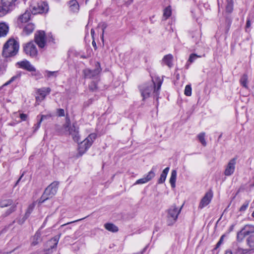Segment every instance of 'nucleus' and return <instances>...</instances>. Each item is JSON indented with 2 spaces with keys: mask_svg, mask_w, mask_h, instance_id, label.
<instances>
[{
  "mask_svg": "<svg viewBox=\"0 0 254 254\" xmlns=\"http://www.w3.org/2000/svg\"><path fill=\"white\" fill-rule=\"evenodd\" d=\"M45 73L46 74V75L48 77H50L51 76H56V71H48V70H46L45 71Z\"/></svg>",
  "mask_w": 254,
  "mask_h": 254,
  "instance_id": "42",
  "label": "nucleus"
},
{
  "mask_svg": "<svg viewBox=\"0 0 254 254\" xmlns=\"http://www.w3.org/2000/svg\"><path fill=\"white\" fill-rule=\"evenodd\" d=\"M35 26L32 23H29L26 24L23 29L22 34L24 35H28L31 34L35 29Z\"/></svg>",
  "mask_w": 254,
  "mask_h": 254,
  "instance_id": "18",
  "label": "nucleus"
},
{
  "mask_svg": "<svg viewBox=\"0 0 254 254\" xmlns=\"http://www.w3.org/2000/svg\"><path fill=\"white\" fill-rule=\"evenodd\" d=\"M35 205H36V202H33V203H32L28 206L27 209L25 212V216H24L25 219H24V221L29 216V215H30L31 212L33 211Z\"/></svg>",
  "mask_w": 254,
  "mask_h": 254,
  "instance_id": "28",
  "label": "nucleus"
},
{
  "mask_svg": "<svg viewBox=\"0 0 254 254\" xmlns=\"http://www.w3.org/2000/svg\"><path fill=\"white\" fill-rule=\"evenodd\" d=\"M69 134L71 135L73 139L78 142L80 141V136L79 135L78 128H76L74 126L70 127L69 129Z\"/></svg>",
  "mask_w": 254,
  "mask_h": 254,
  "instance_id": "16",
  "label": "nucleus"
},
{
  "mask_svg": "<svg viewBox=\"0 0 254 254\" xmlns=\"http://www.w3.org/2000/svg\"><path fill=\"white\" fill-rule=\"evenodd\" d=\"M223 237H224V236H221V237L220 238L219 242L217 243V244L216 245L215 249H217V248H219V246L221 245V244L223 242Z\"/></svg>",
  "mask_w": 254,
  "mask_h": 254,
  "instance_id": "46",
  "label": "nucleus"
},
{
  "mask_svg": "<svg viewBox=\"0 0 254 254\" xmlns=\"http://www.w3.org/2000/svg\"><path fill=\"white\" fill-rule=\"evenodd\" d=\"M247 243L250 248L249 250L252 252L254 250V235H251L247 239Z\"/></svg>",
  "mask_w": 254,
  "mask_h": 254,
  "instance_id": "26",
  "label": "nucleus"
},
{
  "mask_svg": "<svg viewBox=\"0 0 254 254\" xmlns=\"http://www.w3.org/2000/svg\"><path fill=\"white\" fill-rule=\"evenodd\" d=\"M252 216L254 217V211L253 212V213L252 214Z\"/></svg>",
  "mask_w": 254,
  "mask_h": 254,
  "instance_id": "56",
  "label": "nucleus"
},
{
  "mask_svg": "<svg viewBox=\"0 0 254 254\" xmlns=\"http://www.w3.org/2000/svg\"><path fill=\"white\" fill-rule=\"evenodd\" d=\"M248 226H246L244 228H243L240 232H239L237 234V239L239 242L242 241L245 237L249 235L250 233V231L248 229Z\"/></svg>",
  "mask_w": 254,
  "mask_h": 254,
  "instance_id": "17",
  "label": "nucleus"
},
{
  "mask_svg": "<svg viewBox=\"0 0 254 254\" xmlns=\"http://www.w3.org/2000/svg\"><path fill=\"white\" fill-rule=\"evenodd\" d=\"M16 64L18 65V67L26 70L28 71L32 72L36 71V68L34 66L27 60L17 62Z\"/></svg>",
  "mask_w": 254,
  "mask_h": 254,
  "instance_id": "13",
  "label": "nucleus"
},
{
  "mask_svg": "<svg viewBox=\"0 0 254 254\" xmlns=\"http://www.w3.org/2000/svg\"><path fill=\"white\" fill-rule=\"evenodd\" d=\"M15 206H12L10 208V211L9 212V214L13 211L15 209Z\"/></svg>",
  "mask_w": 254,
  "mask_h": 254,
  "instance_id": "49",
  "label": "nucleus"
},
{
  "mask_svg": "<svg viewBox=\"0 0 254 254\" xmlns=\"http://www.w3.org/2000/svg\"><path fill=\"white\" fill-rule=\"evenodd\" d=\"M57 114L59 117H64L65 116L64 111L63 109H58L57 110Z\"/></svg>",
  "mask_w": 254,
  "mask_h": 254,
  "instance_id": "41",
  "label": "nucleus"
},
{
  "mask_svg": "<svg viewBox=\"0 0 254 254\" xmlns=\"http://www.w3.org/2000/svg\"><path fill=\"white\" fill-rule=\"evenodd\" d=\"M35 41L39 48H43L46 45V39L44 31L39 30L35 34Z\"/></svg>",
  "mask_w": 254,
  "mask_h": 254,
  "instance_id": "6",
  "label": "nucleus"
},
{
  "mask_svg": "<svg viewBox=\"0 0 254 254\" xmlns=\"http://www.w3.org/2000/svg\"><path fill=\"white\" fill-rule=\"evenodd\" d=\"M177 173L176 170H173L171 172V177L170 178L169 182L172 188H174L176 187V181L177 179Z\"/></svg>",
  "mask_w": 254,
  "mask_h": 254,
  "instance_id": "23",
  "label": "nucleus"
},
{
  "mask_svg": "<svg viewBox=\"0 0 254 254\" xmlns=\"http://www.w3.org/2000/svg\"><path fill=\"white\" fill-rule=\"evenodd\" d=\"M41 122L39 121L36 125H34V131L37 130L41 126Z\"/></svg>",
  "mask_w": 254,
  "mask_h": 254,
  "instance_id": "47",
  "label": "nucleus"
},
{
  "mask_svg": "<svg viewBox=\"0 0 254 254\" xmlns=\"http://www.w3.org/2000/svg\"><path fill=\"white\" fill-rule=\"evenodd\" d=\"M133 0H129L130 2L129 3H131L133 1Z\"/></svg>",
  "mask_w": 254,
  "mask_h": 254,
  "instance_id": "55",
  "label": "nucleus"
},
{
  "mask_svg": "<svg viewBox=\"0 0 254 254\" xmlns=\"http://www.w3.org/2000/svg\"><path fill=\"white\" fill-rule=\"evenodd\" d=\"M96 138L95 133L89 134L81 143L79 147L80 155L81 156L92 145Z\"/></svg>",
  "mask_w": 254,
  "mask_h": 254,
  "instance_id": "4",
  "label": "nucleus"
},
{
  "mask_svg": "<svg viewBox=\"0 0 254 254\" xmlns=\"http://www.w3.org/2000/svg\"><path fill=\"white\" fill-rule=\"evenodd\" d=\"M28 117L27 115L25 114H20V118L22 121H25L27 120Z\"/></svg>",
  "mask_w": 254,
  "mask_h": 254,
  "instance_id": "45",
  "label": "nucleus"
},
{
  "mask_svg": "<svg viewBox=\"0 0 254 254\" xmlns=\"http://www.w3.org/2000/svg\"><path fill=\"white\" fill-rule=\"evenodd\" d=\"M92 44H93V46H96V43H95V42L94 41H93Z\"/></svg>",
  "mask_w": 254,
  "mask_h": 254,
  "instance_id": "53",
  "label": "nucleus"
},
{
  "mask_svg": "<svg viewBox=\"0 0 254 254\" xmlns=\"http://www.w3.org/2000/svg\"><path fill=\"white\" fill-rule=\"evenodd\" d=\"M49 6L48 4L45 2H41L36 5L32 7V10H30L33 14L38 13H43L48 11Z\"/></svg>",
  "mask_w": 254,
  "mask_h": 254,
  "instance_id": "8",
  "label": "nucleus"
},
{
  "mask_svg": "<svg viewBox=\"0 0 254 254\" xmlns=\"http://www.w3.org/2000/svg\"><path fill=\"white\" fill-rule=\"evenodd\" d=\"M51 117V116L50 115H42L38 116L37 117V118H38L39 117H40V119L39 121H40L42 123V122L43 120L48 119V118H50Z\"/></svg>",
  "mask_w": 254,
  "mask_h": 254,
  "instance_id": "44",
  "label": "nucleus"
},
{
  "mask_svg": "<svg viewBox=\"0 0 254 254\" xmlns=\"http://www.w3.org/2000/svg\"><path fill=\"white\" fill-rule=\"evenodd\" d=\"M20 179V178L18 180H17V183H18V182L19 181Z\"/></svg>",
  "mask_w": 254,
  "mask_h": 254,
  "instance_id": "57",
  "label": "nucleus"
},
{
  "mask_svg": "<svg viewBox=\"0 0 254 254\" xmlns=\"http://www.w3.org/2000/svg\"><path fill=\"white\" fill-rule=\"evenodd\" d=\"M251 253V250L247 249L238 248L236 251V254H247Z\"/></svg>",
  "mask_w": 254,
  "mask_h": 254,
  "instance_id": "33",
  "label": "nucleus"
},
{
  "mask_svg": "<svg viewBox=\"0 0 254 254\" xmlns=\"http://www.w3.org/2000/svg\"><path fill=\"white\" fill-rule=\"evenodd\" d=\"M184 94L187 96H190L191 95V87L190 85L186 86Z\"/></svg>",
  "mask_w": 254,
  "mask_h": 254,
  "instance_id": "34",
  "label": "nucleus"
},
{
  "mask_svg": "<svg viewBox=\"0 0 254 254\" xmlns=\"http://www.w3.org/2000/svg\"><path fill=\"white\" fill-rule=\"evenodd\" d=\"M205 134L204 132H201L197 135L199 141L203 146L206 145V142L205 139Z\"/></svg>",
  "mask_w": 254,
  "mask_h": 254,
  "instance_id": "30",
  "label": "nucleus"
},
{
  "mask_svg": "<svg viewBox=\"0 0 254 254\" xmlns=\"http://www.w3.org/2000/svg\"><path fill=\"white\" fill-rule=\"evenodd\" d=\"M172 13L171 8L170 6L167 7L164 10L163 17H165V19L169 18Z\"/></svg>",
  "mask_w": 254,
  "mask_h": 254,
  "instance_id": "31",
  "label": "nucleus"
},
{
  "mask_svg": "<svg viewBox=\"0 0 254 254\" xmlns=\"http://www.w3.org/2000/svg\"><path fill=\"white\" fill-rule=\"evenodd\" d=\"M169 170H170L169 167H166L163 170V171L160 175V178L159 179V180L158 181V184H163V183L165 182L166 177H167V176L169 171Z\"/></svg>",
  "mask_w": 254,
  "mask_h": 254,
  "instance_id": "22",
  "label": "nucleus"
},
{
  "mask_svg": "<svg viewBox=\"0 0 254 254\" xmlns=\"http://www.w3.org/2000/svg\"><path fill=\"white\" fill-rule=\"evenodd\" d=\"M251 26V22L250 20H247V23H246V26L247 27H249Z\"/></svg>",
  "mask_w": 254,
  "mask_h": 254,
  "instance_id": "50",
  "label": "nucleus"
},
{
  "mask_svg": "<svg viewBox=\"0 0 254 254\" xmlns=\"http://www.w3.org/2000/svg\"><path fill=\"white\" fill-rule=\"evenodd\" d=\"M59 238L58 237H55L54 239H52L50 242L49 243H51L53 244L52 246H51V248L52 249H54V248H56L57 245H58V242H59Z\"/></svg>",
  "mask_w": 254,
  "mask_h": 254,
  "instance_id": "36",
  "label": "nucleus"
},
{
  "mask_svg": "<svg viewBox=\"0 0 254 254\" xmlns=\"http://www.w3.org/2000/svg\"><path fill=\"white\" fill-rule=\"evenodd\" d=\"M78 221V220H76V221H73V222H68V223H66V224H63V225H62L61 226V227L64 226L66 225V224H70V223H73V222H76V221Z\"/></svg>",
  "mask_w": 254,
  "mask_h": 254,
  "instance_id": "52",
  "label": "nucleus"
},
{
  "mask_svg": "<svg viewBox=\"0 0 254 254\" xmlns=\"http://www.w3.org/2000/svg\"><path fill=\"white\" fill-rule=\"evenodd\" d=\"M228 3L226 7V11L228 13H231L233 10V4L232 0H228Z\"/></svg>",
  "mask_w": 254,
  "mask_h": 254,
  "instance_id": "32",
  "label": "nucleus"
},
{
  "mask_svg": "<svg viewBox=\"0 0 254 254\" xmlns=\"http://www.w3.org/2000/svg\"><path fill=\"white\" fill-rule=\"evenodd\" d=\"M250 200L246 201L243 203V204L241 206V207L240 208L239 210L240 211H245L248 208L249 203H250Z\"/></svg>",
  "mask_w": 254,
  "mask_h": 254,
  "instance_id": "39",
  "label": "nucleus"
},
{
  "mask_svg": "<svg viewBox=\"0 0 254 254\" xmlns=\"http://www.w3.org/2000/svg\"><path fill=\"white\" fill-rule=\"evenodd\" d=\"M89 88L90 90L94 91L97 88V85L94 82H91L89 85Z\"/></svg>",
  "mask_w": 254,
  "mask_h": 254,
  "instance_id": "43",
  "label": "nucleus"
},
{
  "mask_svg": "<svg viewBox=\"0 0 254 254\" xmlns=\"http://www.w3.org/2000/svg\"><path fill=\"white\" fill-rule=\"evenodd\" d=\"M17 0H1V4L9 11H10L14 8Z\"/></svg>",
  "mask_w": 254,
  "mask_h": 254,
  "instance_id": "15",
  "label": "nucleus"
},
{
  "mask_svg": "<svg viewBox=\"0 0 254 254\" xmlns=\"http://www.w3.org/2000/svg\"><path fill=\"white\" fill-rule=\"evenodd\" d=\"M70 10L73 12H77L79 9V4L76 0H71L69 2Z\"/></svg>",
  "mask_w": 254,
  "mask_h": 254,
  "instance_id": "24",
  "label": "nucleus"
},
{
  "mask_svg": "<svg viewBox=\"0 0 254 254\" xmlns=\"http://www.w3.org/2000/svg\"><path fill=\"white\" fill-rule=\"evenodd\" d=\"M104 227L106 229L112 232H117L118 231V228L112 223H106Z\"/></svg>",
  "mask_w": 254,
  "mask_h": 254,
  "instance_id": "27",
  "label": "nucleus"
},
{
  "mask_svg": "<svg viewBox=\"0 0 254 254\" xmlns=\"http://www.w3.org/2000/svg\"><path fill=\"white\" fill-rule=\"evenodd\" d=\"M161 85L162 81H159L157 83V87H156L154 82L152 81L141 85L139 88L143 99L144 100L148 98L153 90L154 96H157Z\"/></svg>",
  "mask_w": 254,
  "mask_h": 254,
  "instance_id": "1",
  "label": "nucleus"
},
{
  "mask_svg": "<svg viewBox=\"0 0 254 254\" xmlns=\"http://www.w3.org/2000/svg\"><path fill=\"white\" fill-rule=\"evenodd\" d=\"M31 11L30 10H26L24 13L20 15L17 20L19 25L28 22L30 19Z\"/></svg>",
  "mask_w": 254,
  "mask_h": 254,
  "instance_id": "14",
  "label": "nucleus"
},
{
  "mask_svg": "<svg viewBox=\"0 0 254 254\" xmlns=\"http://www.w3.org/2000/svg\"><path fill=\"white\" fill-rule=\"evenodd\" d=\"M236 160L237 159L236 158H234L229 161L224 171V175L225 176H229L234 173L235 170Z\"/></svg>",
  "mask_w": 254,
  "mask_h": 254,
  "instance_id": "10",
  "label": "nucleus"
},
{
  "mask_svg": "<svg viewBox=\"0 0 254 254\" xmlns=\"http://www.w3.org/2000/svg\"><path fill=\"white\" fill-rule=\"evenodd\" d=\"M156 167L153 166L151 170L143 178L137 180L134 184V185L145 184L151 181L155 176Z\"/></svg>",
  "mask_w": 254,
  "mask_h": 254,
  "instance_id": "7",
  "label": "nucleus"
},
{
  "mask_svg": "<svg viewBox=\"0 0 254 254\" xmlns=\"http://www.w3.org/2000/svg\"><path fill=\"white\" fill-rule=\"evenodd\" d=\"M19 50V45L14 39H10L4 45L2 54L5 57L15 55Z\"/></svg>",
  "mask_w": 254,
  "mask_h": 254,
  "instance_id": "2",
  "label": "nucleus"
},
{
  "mask_svg": "<svg viewBox=\"0 0 254 254\" xmlns=\"http://www.w3.org/2000/svg\"><path fill=\"white\" fill-rule=\"evenodd\" d=\"M24 50L25 53L31 57H34L37 54L36 47L32 42L27 43L24 47Z\"/></svg>",
  "mask_w": 254,
  "mask_h": 254,
  "instance_id": "11",
  "label": "nucleus"
},
{
  "mask_svg": "<svg viewBox=\"0 0 254 254\" xmlns=\"http://www.w3.org/2000/svg\"><path fill=\"white\" fill-rule=\"evenodd\" d=\"M83 73L85 77L90 78L97 75L99 73V70L98 69L94 70L85 69L83 70Z\"/></svg>",
  "mask_w": 254,
  "mask_h": 254,
  "instance_id": "20",
  "label": "nucleus"
},
{
  "mask_svg": "<svg viewBox=\"0 0 254 254\" xmlns=\"http://www.w3.org/2000/svg\"><path fill=\"white\" fill-rule=\"evenodd\" d=\"M173 57L171 54H168L164 57L162 59V63L163 64L167 65L169 67H171L173 65Z\"/></svg>",
  "mask_w": 254,
  "mask_h": 254,
  "instance_id": "19",
  "label": "nucleus"
},
{
  "mask_svg": "<svg viewBox=\"0 0 254 254\" xmlns=\"http://www.w3.org/2000/svg\"><path fill=\"white\" fill-rule=\"evenodd\" d=\"M213 196V194L211 191L207 192L205 195L201 199L198 208L200 209H202L204 207L206 206L207 205L209 204Z\"/></svg>",
  "mask_w": 254,
  "mask_h": 254,
  "instance_id": "12",
  "label": "nucleus"
},
{
  "mask_svg": "<svg viewBox=\"0 0 254 254\" xmlns=\"http://www.w3.org/2000/svg\"><path fill=\"white\" fill-rule=\"evenodd\" d=\"M241 84L245 88L248 89V75L247 74H244L242 76L240 80Z\"/></svg>",
  "mask_w": 254,
  "mask_h": 254,
  "instance_id": "29",
  "label": "nucleus"
},
{
  "mask_svg": "<svg viewBox=\"0 0 254 254\" xmlns=\"http://www.w3.org/2000/svg\"><path fill=\"white\" fill-rule=\"evenodd\" d=\"M201 56H199V55H197L195 54H191L190 55V57H189V60L188 61L190 63H193L197 58H201Z\"/></svg>",
  "mask_w": 254,
  "mask_h": 254,
  "instance_id": "37",
  "label": "nucleus"
},
{
  "mask_svg": "<svg viewBox=\"0 0 254 254\" xmlns=\"http://www.w3.org/2000/svg\"><path fill=\"white\" fill-rule=\"evenodd\" d=\"M12 201L11 199L4 200L0 203L1 207H7V206L11 205Z\"/></svg>",
  "mask_w": 254,
  "mask_h": 254,
  "instance_id": "35",
  "label": "nucleus"
},
{
  "mask_svg": "<svg viewBox=\"0 0 254 254\" xmlns=\"http://www.w3.org/2000/svg\"><path fill=\"white\" fill-rule=\"evenodd\" d=\"M182 206L180 208L176 205H172L168 210V218L171 221L169 224H173L177 219L179 214L181 211Z\"/></svg>",
  "mask_w": 254,
  "mask_h": 254,
  "instance_id": "5",
  "label": "nucleus"
},
{
  "mask_svg": "<svg viewBox=\"0 0 254 254\" xmlns=\"http://www.w3.org/2000/svg\"><path fill=\"white\" fill-rule=\"evenodd\" d=\"M9 31L8 24L4 22L0 23V37H5Z\"/></svg>",
  "mask_w": 254,
  "mask_h": 254,
  "instance_id": "21",
  "label": "nucleus"
},
{
  "mask_svg": "<svg viewBox=\"0 0 254 254\" xmlns=\"http://www.w3.org/2000/svg\"><path fill=\"white\" fill-rule=\"evenodd\" d=\"M41 234L40 232H36L34 236L32 238L31 244L33 246H35L41 242Z\"/></svg>",
  "mask_w": 254,
  "mask_h": 254,
  "instance_id": "25",
  "label": "nucleus"
},
{
  "mask_svg": "<svg viewBox=\"0 0 254 254\" xmlns=\"http://www.w3.org/2000/svg\"><path fill=\"white\" fill-rule=\"evenodd\" d=\"M9 11L4 6H0V17L5 15Z\"/></svg>",
  "mask_w": 254,
  "mask_h": 254,
  "instance_id": "38",
  "label": "nucleus"
},
{
  "mask_svg": "<svg viewBox=\"0 0 254 254\" xmlns=\"http://www.w3.org/2000/svg\"><path fill=\"white\" fill-rule=\"evenodd\" d=\"M51 91V89L49 87H43L41 89H38L37 91L38 95L36 97V104L39 105V103L43 101L48 95Z\"/></svg>",
  "mask_w": 254,
  "mask_h": 254,
  "instance_id": "9",
  "label": "nucleus"
},
{
  "mask_svg": "<svg viewBox=\"0 0 254 254\" xmlns=\"http://www.w3.org/2000/svg\"><path fill=\"white\" fill-rule=\"evenodd\" d=\"M93 32H94V31H93V29H92V30H91V34H92V33H93Z\"/></svg>",
  "mask_w": 254,
  "mask_h": 254,
  "instance_id": "54",
  "label": "nucleus"
},
{
  "mask_svg": "<svg viewBox=\"0 0 254 254\" xmlns=\"http://www.w3.org/2000/svg\"><path fill=\"white\" fill-rule=\"evenodd\" d=\"M18 77V75H15L12 76L8 81H7L6 83L3 84V86H7L10 83H11L13 81H14Z\"/></svg>",
  "mask_w": 254,
  "mask_h": 254,
  "instance_id": "40",
  "label": "nucleus"
},
{
  "mask_svg": "<svg viewBox=\"0 0 254 254\" xmlns=\"http://www.w3.org/2000/svg\"><path fill=\"white\" fill-rule=\"evenodd\" d=\"M101 26H102V31H103V33L104 32V30L106 28L107 25L106 23H103L101 24Z\"/></svg>",
  "mask_w": 254,
  "mask_h": 254,
  "instance_id": "48",
  "label": "nucleus"
},
{
  "mask_svg": "<svg viewBox=\"0 0 254 254\" xmlns=\"http://www.w3.org/2000/svg\"><path fill=\"white\" fill-rule=\"evenodd\" d=\"M58 190V183H53L45 190L43 194L39 201V203H42L49 198L53 197L56 193Z\"/></svg>",
  "mask_w": 254,
  "mask_h": 254,
  "instance_id": "3",
  "label": "nucleus"
},
{
  "mask_svg": "<svg viewBox=\"0 0 254 254\" xmlns=\"http://www.w3.org/2000/svg\"><path fill=\"white\" fill-rule=\"evenodd\" d=\"M225 254H232V253L230 250H227L225 251Z\"/></svg>",
  "mask_w": 254,
  "mask_h": 254,
  "instance_id": "51",
  "label": "nucleus"
}]
</instances>
